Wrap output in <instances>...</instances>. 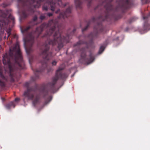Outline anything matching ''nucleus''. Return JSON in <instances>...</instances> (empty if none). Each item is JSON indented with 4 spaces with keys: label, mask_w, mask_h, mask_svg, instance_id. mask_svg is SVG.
I'll return each mask as SVG.
<instances>
[{
    "label": "nucleus",
    "mask_w": 150,
    "mask_h": 150,
    "mask_svg": "<svg viewBox=\"0 0 150 150\" xmlns=\"http://www.w3.org/2000/svg\"><path fill=\"white\" fill-rule=\"evenodd\" d=\"M71 11V8L69 7L66 11L61 12L57 19L51 20L48 23H44L41 25L40 28L42 31L48 28L44 37H48L55 32L53 35V39H48V43L47 44V42H46L42 46L41 54L45 59L48 60L52 56V52H49L50 45L57 46L59 50H60L63 47L64 43L69 42L70 35L74 34L76 31V29H74L70 34H67L66 36H64L62 35V33H61L62 28V25L59 24V22L62 19H64L70 16Z\"/></svg>",
    "instance_id": "nucleus-1"
},
{
    "label": "nucleus",
    "mask_w": 150,
    "mask_h": 150,
    "mask_svg": "<svg viewBox=\"0 0 150 150\" xmlns=\"http://www.w3.org/2000/svg\"><path fill=\"white\" fill-rule=\"evenodd\" d=\"M113 1V0H100V1L102 2L101 5L104 6L105 9L104 17L101 16L98 18L93 17L89 21L85 27L82 30V32H83L88 29L91 23H97V25L94 27L93 32L91 33L88 36V38L90 39V41L88 45L87 46L86 48H88L89 46H91L93 44V40L97 38L98 33L102 32L103 31V27L100 22L105 20L108 21L111 20L114 16L112 13L114 11H117L119 9H126L129 8L131 6V4L129 0H120L118 2L117 1L118 5L114 9L113 6L111 4Z\"/></svg>",
    "instance_id": "nucleus-2"
},
{
    "label": "nucleus",
    "mask_w": 150,
    "mask_h": 150,
    "mask_svg": "<svg viewBox=\"0 0 150 150\" xmlns=\"http://www.w3.org/2000/svg\"><path fill=\"white\" fill-rule=\"evenodd\" d=\"M63 68L59 67L57 71L55 76L52 78V81L48 82L46 84H43L40 89L38 87V98L39 97H42L45 99V101L42 108L48 104L52 99L50 94L54 93L56 90L55 85L59 79H63L67 78L68 76L65 73H63L62 71Z\"/></svg>",
    "instance_id": "nucleus-3"
},
{
    "label": "nucleus",
    "mask_w": 150,
    "mask_h": 150,
    "mask_svg": "<svg viewBox=\"0 0 150 150\" xmlns=\"http://www.w3.org/2000/svg\"><path fill=\"white\" fill-rule=\"evenodd\" d=\"M32 69L35 74V77H32L31 81L25 83L24 86L26 88V90L23 94V100H33V105L35 107L38 104V86L35 82L37 78L38 69L33 67H32Z\"/></svg>",
    "instance_id": "nucleus-4"
},
{
    "label": "nucleus",
    "mask_w": 150,
    "mask_h": 150,
    "mask_svg": "<svg viewBox=\"0 0 150 150\" xmlns=\"http://www.w3.org/2000/svg\"><path fill=\"white\" fill-rule=\"evenodd\" d=\"M18 3L25 9L22 12L21 18L24 19L28 16V12L33 13L38 5V1L35 0H18Z\"/></svg>",
    "instance_id": "nucleus-5"
},
{
    "label": "nucleus",
    "mask_w": 150,
    "mask_h": 150,
    "mask_svg": "<svg viewBox=\"0 0 150 150\" xmlns=\"http://www.w3.org/2000/svg\"><path fill=\"white\" fill-rule=\"evenodd\" d=\"M11 10H0V33H2L5 26L8 23L10 19L13 22L14 17L11 14Z\"/></svg>",
    "instance_id": "nucleus-6"
},
{
    "label": "nucleus",
    "mask_w": 150,
    "mask_h": 150,
    "mask_svg": "<svg viewBox=\"0 0 150 150\" xmlns=\"http://www.w3.org/2000/svg\"><path fill=\"white\" fill-rule=\"evenodd\" d=\"M27 42L28 44L29 45V47L27 48L25 47V49L27 55L29 56V61L30 64L33 61L34 57L31 55V52L33 51L32 46L34 42V37L31 34H30L27 37L25 40L24 44Z\"/></svg>",
    "instance_id": "nucleus-7"
},
{
    "label": "nucleus",
    "mask_w": 150,
    "mask_h": 150,
    "mask_svg": "<svg viewBox=\"0 0 150 150\" xmlns=\"http://www.w3.org/2000/svg\"><path fill=\"white\" fill-rule=\"evenodd\" d=\"M80 58L79 59V62L82 64H89L92 62L94 60V56L91 52L89 55V58L86 57V48H82L81 50Z\"/></svg>",
    "instance_id": "nucleus-8"
},
{
    "label": "nucleus",
    "mask_w": 150,
    "mask_h": 150,
    "mask_svg": "<svg viewBox=\"0 0 150 150\" xmlns=\"http://www.w3.org/2000/svg\"><path fill=\"white\" fill-rule=\"evenodd\" d=\"M37 19L38 17L36 16H35L33 18V19L29 23V26L23 28H21V30L22 33H27L29 29L32 28L35 26H36L35 32H36L38 30V26L37 25L38 24Z\"/></svg>",
    "instance_id": "nucleus-9"
},
{
    "label": "nucleus",
    "mask_w": 150,
    "mask_h": 150,
    "mask_svg": "<svg viewBox=\"0 0 150 150\" xmlns=\"http://www.w3.org/2000/svg\"><path fill=\"white\" fill-rule=\"evenodd\" d=\"M49 4L51 7V10L52 11H54L55 9L56 6L58 5L60 6H65L67 5V4L63 5L62 2V0H57V1H53V0H51L49 2Z\"/></svg>",
    "instance_id": "nucleus-10"
},
{
    "label": "nucleus",
    "mask_w": 150,
    "mask_h": 150,
    "mask_svg": "<svg viewBox=\"0 0 150 150\" xmlns=\"http://www.w3.org/2000/svg\"><path fill=\"white\" fill-rule=\"evenodd\" d=\"M75 3L77 8H81V0H75Z\"/></svg>",
    "instance_id": "nucleus-11"
},
{
    "label": "nucleus",
    "mask_w": 150,
    "mask_h": 150,
    "mask_svg": "<svg viewBox=\"0 0 150 150\" xmlns=\"http://www.w3.org/2000/svg\"><path fill=\"white\" fill-rule=\"evenodd\" d=\"M16 104L14 103V102H11L9 103L6 105V107L7 109H10L11 107H13V108L15 107Z\"/></svg>",
    "instance_id": "nucleus-12"
},
{
    "label": "nucleus",
    "mask_w": 150,
    "mask_h": 150,
    "mask_svg": "<svg viewBox=\"0 0 150 150\" xmlns=\"http://www.w3.org/2000/svg\"><path fill=\"white\" fill-rule=\"evenodd\" d=\"M83 44H87V42L86 41L80 40L75 44L74 46H75Z\"/></svg>",
    "instance_id": "nucleus-13"
},
{
    "label": "nucleus",
    "mask_w": 150,
    "mask_h": 150,
    "mask_svg": "<svg viewBox=\"0 0 150 150\" xmlns=\"http://www.w3.org/2000/svg\"><path fill=\"white\" fill-rule=\"evenodd\" d=\"M105 47L103 45H102L100 46L98 51V53L99 54H101L104 50L105 49Z\"/></svg>",
    "instance_id": "nucleus-14"
},
{
    "label": "nucleus",
    "mask_w": 150,
    "mask_h": 150,
    "mask_svg": "<svg viewBox=\"0 0 150 150\" xmlns=\"http://www.w3.org/2000/svg\"><path fill=\"white\" fill-rule=\"evenodd\" d=\"M137 19V18L136 17H134L128 20V23H130L132 22L133 21H135V20H136Z\"/></svg>",
    "instance_id": "nucleus-15"
},
{
    "label": "nucleus",
    "mask_w": 150,
    "mask_h": 150,
    "mask_svg": "<svg viewBox=\"0 0 150 150\" xmlns=\"http://www.w3.org/2000/svg\"><path fill=\"white\" fill-rule=\"evenodd\" d=\"M149 24L147 22H145L144 23V27L145 29H147L148 28Z\"/></svg>",
    "instance_id": "nucleus-16"
},
{
    "label": "nucleus",
    "mask_w": 150,
    "mask_h": 150,
    "mask_svg": "<svg viewBox=\"0 0 150 150\" xmlns=\"http://www.w3.org/2000/svg\"><path fill=\"white\" fill-rule=\"evenodd\" d=\"M7 32L8 34V37H7V39L8 37L11 35V29L10 28L8 29L7 30Z\"/></svg>",
    "instance_id": "nucleus-17"
},
{
    "label": "nucleus",
    "mask_w": 150,
    "mask_h": 150,
    "mask_svg": "<svg viewBox=\"0 0 150 150\" xmlns=\"http://www.w3.org/2000/svg\"><path fill=\"white\" fill-rule=\"evenodd\" d=\"M42 9L43 10L47 11L48 10L47 6L45 5H44L42 6Z\"/></svg>",
    "instance_id": "nucleus-18"
},
{
    "label": "nucleus",
    "mask_w": 150,
    "mask_h": 150,
    "mask_svg": "<svg viewBox=\"0 0 150 150\" xmlns=\"http://www.w3.org/2000/svg\"><path fill=\"white\" fill-rule=\"evenodd\" d=\"M142 3L144 4H146L148 3L149 0H141Z\"/></svg>",
    "instance_id": "nucleus-19"
},
{
    "label": "nucleus",
    "mask_w": 150,
    "mask_h": 150,
    "mask_svg": "<svg viewBox=\"0 0 150 150\" xmlns=\"http://www.w3.org/2000/svg\"><path fill=\"white\" fill-rule=\"evenodd\" d=\"M20 98H17L15 99L14 102L18 103L20 101Z\"/></svg>",
    "instance_id": "nucleus-20"
},
{
    "label": "nucleus",
    "mask_w": 150,
    "mask_h": 150,
    "mask_svg": "<svg viewBox=\"0 0 150 150\" xmlns=\"http://www.w3.org/2000/svg\"><path fill=\"white\" fill-rule=\"evenodd\" d=\"M86 1H88V6H89L90 5V4L91 3V1L92 0H86Z\"/></svg>",
    "instance_id": "nucleus-21"
},
{
    "label": "nucleus",
    "mask_w": 150,
    "mask_h": 150,
    "mask_svg": "<svg viewBox=\"0 0 150 150\" xmlns=\"http://www.w3.org/2000/svg\"><path fill=\"white\" fill-rule=\"evenodd\" d=\"M45 18V17L44 15H41L40 17V19L42 20H43Z\"/></svg>",
    "instance_id": "nucleus-22"
},
{
    "label": "nucleus",
    "mask_w": 150,
    "mask_h": 150,
    "mask_svg": "<svg viewBox=\"0 0 150 150\" xmlns=\"http://www.w3.org/2000/svg\"><path fill=\"white\" fill-rule=\"evenodd\" d=\"M57 63V62H56L55 61H53L52 62V65H53V66L55 65Z\"/></svg>",
    "instance_id": "nucleus-23"
},
{
    "label": "nucleus",
    "mask_w": 150,
    "mask_h": 150,
    "mask_svg": "<svg viewBox=\"0 0 150 150\" xmlns=\"http://www.w3.org/2000/svg\"><path fill=\"white\" fill-rule=\"evenodd\" d=\"M47 15L49 17H51L52 16L53 14L51 13H47Z\"/></svg>",
    "instance_id": "nucleus-24"
},
{
    "label": "nucleus",
    "mask_w": 150,
    "mask_h": 150,
    "mask_svg": "<svg viewBox=\"0 0 150 150\" xmlns=\"http://www.w3.org/2000/svg\"><path fill=\"white\" fill-rule=\"evenodd\" d=\"M149 16V15H147V16H144L143 17V19H146L148 18Z\"/></svg>",
    "instance_id": "nucleus-25"
},
{
    "label": "nucleus",
    "mask_w": 150,
    "mask_h": 150,
    "mask_svg": "<svg viewBox=\"0 0 150 150\" xmlns=\"http://www.w3.org/2000/svg\"><path fill=\"white\" fill-rule=\"evenodd\" d=\"M60 10L59 9L55 12V13H57L60 12Z\"/></svg>",
    "instance_id": "nucleus-26"
},
{
    "label": "nucleus",
    "mask_w": 150,
    "mask_h": 150,
    "mask_svg": "<svg viewBox=\"0 0 150 150\" xmlns=\"http://www.w3.org/2000/svg\"><path fill=\"white\" fill-rule=\"evenodd\" d=\"M16 35H13V38H15L16 37Z\"/></svg>",
    "instance_id": "nucleus-27"
},
{
    "label": "nucleus",
    "mask_w": 150,
    "mask_h": 150,
    "mask_svg": "<svg viewBox=\"0 0 150 150\" xmlns=\"http://www.w3.org/2000/svg\"><path fill=\"white\" fill-rule=\"evenodd\" d=\"M8 5H6L5 6H4V7H6V6H7Z\"/></svg>",
    "instance_id": "nucleus-28"
}]
</instances>
